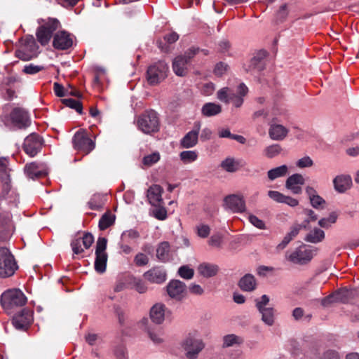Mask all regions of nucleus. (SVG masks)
Returning <instances> with one entry per match:
<instances>
[{
	"label": "nucleus",
	"instance_id": "nucleus-1",
	"mask_svg": "<svg viewBox=\"0 0 359 359\" xmlns=\"http://www.w3.org/2000/svg\"><path fill=\"white\" fill-rule=\"evenodd\" d=\"M138 129L144 134H152L160 129V120L158 113L149 109L142 113L136 119Z\"/></svg>",
	"mask_w": 359,
	"mask_h": 359
},
{
	"label": "nucleus",
	"instance_id": "nucleus-2",
	"mask_svg": "<svg viewBox=\"0 0 359 359\" xmlns=\"http://www.w3.org/2000/svg\"><path fill=\"white\" fill-rule=\"evenodd\" d=\"M286 110L283 107H273L272 109V123H270L269 135L271 140L275 141L283 140L287 135L289 130L276 122L281 121L280 117H285Z\"/></svg>",
	"mask_w": 359,
	"mask_h": 359
},
{
	"label": "nucleus",
	"instance_id": "nucleus-3",
	"mask_svg": "<svg viewBox=\"0 0 359 359\" xmlns=\"http://www.w3.org/2000/svg\"><path fill=\"white\" fill-rule=\"evenodd\" d=\"M26 302L25 295L19 289L8 290L1 296V304L7 312H10L15 307L25 305Z\"/></svg>",
	"mask_w": 359,
	"mask_h": 359
},
{
	"label": "nucleus",
	"instance_id": "nucleus-4",
	"mask_svg": "<svg viewBox=\"0 0 359 359\" xmlns=\"http://www.w3.org/2000/svg\"><path fill=\"white\" fill-rule=\"evenodd\" d=\"M200 51L207 55L208 52L205 50H200L198 48L191 47L189 48L184 55L177 56L172 61V69L176 75L184 76L187 73V66L191 60Z\"/></svg>",
	"mask_w": 359,
	"mask_h": 359
},
{
	"label": "nucleus",
	"instance_id": "nucleus-5",
	"mask_svg": "<svg viewBox=\"0 0 359 359\" xmlns=\"http://www.w3.org/2000/svg\"><path fill=\"white\" fill-rule=\"evenodd\" d=\"M18 266L14 256L6 247H0V278L12 276Z\"/></svg>",
	"mask_w": 359,
	"mask_h": 359
},
{
	"label": "nucleus",
	"instance_id": "nucleus-6",
	"mask_svg": "<svg viewBox=\"0 0 359 359\" xmlns=\"http://www.w3.org/2000/svg\"><path fill=\"white\" fill-rule=\"evenodd\" d=\"M181 346L185 351L189 359H196L199 353L204 348L203 340L197 337L196 333H189L182 341Z\"/></svg>",
	"mask_w": 359,
	"mask_h": 359
},
{
	"label": "nucleus",
	"instance_id": "nucleus-7",
	"mask_svg": "<svg viewBox=\"0 0 359 359\" xmlns=\"http://www.w3.org/2000/svg\"><path fill=\"white\" fill-rule=\"evenodd\" d=\"M60 25L59 20L55 18H49L46 20L36 30V35L38 41L42 46L48 44L53 32L59 28Z\"/></svg>",
	"mask_w": 359,
	"mask_h": 359
},
{
	"label": "nucleus",
	"instance_id": "nucleus-8",
	"mask_svg": "<svg viewBox=\"0 0 359 359\" xmlns=\"http://www.w3.org/2000/svg\"><path fill=\"white\" fill-rule=\"evenodd\" d=\"M73 147L87 155L95 147V142L89 137L88 133L83 129L79 130L72 138Z\"/></svg>",
	"mask_w": 359,
	"mask_h": 359
},
{
	"label": "nucleus",
	"instance_id": "nucleus-9",
	"mask_svg": "<svg viewBox=\"0 0 359 359\" xmlns=\"http://www.w3.org/2000/svg\"><path fill=\"white\" fill-rule=\"evenodd\" d=\"M39 53V46L32 36H26L22 47L15 51L19 59L28 61L36 57Z\"/></svg>",
	"mask_w": 359,
	"mask_h": 359
},
{
	"label": "nucleus",
	"instance_id": "nucleus-10",
	"mask_svg": "<svg viewBox=\"0 0 359 359\" xmlns=\"http://www.w3.org/2000/svg\"><path fill=\"white\" fill-rule=\"evenodd\" d=\"M168 65L164 61H158L149 67L147 79L149 84L156 85L164 80L167 76Z\"/></svg>",
	"mask_w": 359,
	"mask_h": 359
},
{
	"label": "nucleus",
	"instance_id": "nucleus-11",
	"mask_svg": "<svg viewBox=\"0 0 359 359\" xmlns=\"http://www.w3.org/2000/svg\"><path fill=\"white\" fill-rule=\"evenodd\" d=\"M316 252V250L302 245L289 255L288 259L294 264H306L312 259Z\"/></svg>",
	"mask_w": 359,
	"mask_h": 359
},
{
	"label": "nucleus",
	"instance_id": "nucleus-12",
	"mask_svg": "<svg viewBox=\"0 0 359 359\" xmlns=\"http://www.w3.org/2000/svg\"><path fill=\"white\" fill-rule=\"evenodd\" d=\"M43 140L36 133H31L24 140L23 150L31 157L35 156L41 149Z\"/></svg>",
	"mask_w": 359,
	"mask_h": 359
},
{
	"label": "nucleus",
	"instance_id": "nucleus-13",
	"mask_svg": "<svg viewBox=\"0 0 359 359\" xmlns=\"http://www.w3.org/2000/svg\"><path fill=\"white\" fill-rule=\"evenodd\" d=\"M166 291L169 297L176 301H182L187 295L186 284L179 280H170L166 286Z\"/></svg>",
	"mask_w": 359,
	"mask_h": 359
},
{
	"label": "nucleus",
	"instance_id": "nucleus-14",
	"mask_svg": "<svg viewBox=\"0 0 359 359\" xmlns=\"http://www.w3.org/2000/svg\"><path fill=\"white\" fill-rule=\"evenodd\" d=\"M94 242V238L90 233H83V236L75 237L71 242L73 253L81 254L84 249H88Z\"/></svg>",
	"mask_w": 359,
	"mask_h": 359
},
{
	"label": "nucleus",
	"instance_id": "nucleus-15",
	"mask_svg": "<svg viewBox=\"0 0 359 359\" xmlns=\"http://www.w3.org/2000/svg\"><path fill=\"white\" fill-rule=\"evenodd\" d=\"M9 212H0V240L6 241L12 234L14 226Z\"/></svg>",
	"mask_w": 359,
	"mask_h": 359
},
{
	"label": "nucleus",
	"instance_id": "nucleus-16",
	"mask_svg": "<svg viewBox=\"0 0 359 359\" xmlns=\"http://www.w3.org/2000/svg\"><path fill=\"white\" fill-rule=\"evenodd\" d=\"M12 123L18 128H25L29 126L30 118L28 112L20 107L13 109L11 113Z\"/></svg>",
	"mask_w": 359,
	"mask_h": 359
},
{
	"label": "nucleus",
	"instance_id": "nucleus-17",
	"mask_svg": "<svg viewBox=\"0 0 359 359\" xmlns=\"http://www.w3.org/2000/svg\"><path fill=\"white\" fill-rule=\"evenodd\" d=\"M32 311L24 309L13 318L12 323L18 330H25L32 323Z\"/></svg>",
	"mask_w": 359,
	"mask_h": 359
},
{
	"label": "nucleus",
	"instance_id": "nucleus-18",
	"mask_svg": "<svg viewBox=\"0 0 359 359\" xmlns=\"http://www.w3.org/2000/svg\"><path fill=\"white\" fill-rule=\"evenodd\" d=\"M73 45L72 36L65 31L56 33L53 37V46L57 50H67Z\"/></svg>",
	"mask_w": 359,
	"mask_h": 359
},
{
	"label": "nucleus",
	"instance_id": "nucleus-19",
	"mask_svg": "<svg viewBox=\"0 0 359 359\" xmlns=\"http://www.w3.org/2000/svg\"><path fill=\"white\" fill-rule=\"evenodd\" d=\"M224 206L233 212H243L245 210V202L243 197L232 194L224 198Z\"/></svg>",
	"mask_w": 359,
	"mask_h": 359
},
{
	"label": "nucleus",
	"instance_id": "nucleus-20",
	"mask_svg": "<svg viewBox=\"0 0 359 359\" xmlns=\"http://www.w3.org/2000/svg\"><path fill=\"white\" fill-rule=\"evenodd\" d=\"M200 128L201 123L199 122L196 123L194 128L188 132L180 140V147L189 149L195 147L198 143Z\"/></svg>",
	"mask_w": 359,
	"mask_h": 359
},
{
	"label": "nucleus",
	"instance_id": "nucleus-21",
	"mask_svg": "<svg viewBox=\"0 0 359 359\" xmlns=\"http://www.w3.org/2000/svg\"><path fill=\"white\" fill-rule=\"evenodd\" d=\"M144 278L152 283L161 284L166 280V271L161 267H154L143 274Z\"/></svg>",
	"mask_w": 359,
	"mask_h": 359
},
{
	"label": "nucleus",
	"instance_id": "nucleus-22",
	"mask_svg": "<svg viewBox=\"0 0 359 359\" xmlns=\"http://www.w3.org/2000/svg\"><path fill=\"white\" fill-rule=\"evenodd\" d=\"M305 182L304 177L298 173L290 176L285 182V187L294 194H300L302 185Z\"/></svg>",
	"mask_w": 359,
	"mask_h": 359
},
{
	"label": "nucleus",
	"instance_id": "nucleus-23",
	"mask_svg": "<svg viewBox=\"0 0 359 359\" xmlns=\"http://www.w3.org/2000/svg\"><path fill=\"white\" fill-rule=\"evenodd\" d=\"M24 171L26 175L31 179L39 178L46 174L43 164L36 162L26 164Z\"/></svg>",
	"mask_w": 359,
	"mask_h": 359
},
{
	"label": "nucleus",
	"instance_id": "nucleus-24",
	"mask_svg": "<svg viewBox=\"0 0 359 359\" xmlns=\"http://www.w3.org/2000/svg\"><path fill=\"white\" fill-rule=\"evenodd\" d=\"M305 191L313 208L317 210L324 208L325 201L317 194L316 190L313 187L308 186L306 187Z\"/></svg>",
	"mask_w": 359,
	"mask_h": 359
},
{
	"label": "nucleus",
	"instance_id": "nucleus-25",
	"mask_svg": "<svg viewBox=\"0 0 359 359\" xmlns=\"http://www.w3.org/2000/svg\"><path fill=\"white\" fill-rule=\"evenodd\" d=\"M248 93V87L243 83H240L237 88V93L233 92L230 96V102L236 108L241 107L243 104L244 97Z\"/></svg>",
	"mask_w": 359,
	"mask_h": 359
},
{
	"label": "nucleus",
	"instance_id": "nucleus-26",
	"mask_svg": "<svg viewBox=\"0 0 359 359\" xmlns=\"http://www.w3.org/2000/svg\"><path fill=\"white\" fill-rule=\"evenodd\" d=\"M333 183L336 191L339 193H344L351 188L352 179L350 175H341L334 179Z\"/></svg>",
	"mask_w": 359,
	"mask_h": 359
},
{
	"label": "nucleus",
	"instance_id": "nucleus-27",
	"mask_svg": "<svg viewBox=\"0 0 359 359\" xmlns=\"http://www.w3.org/2000/svg\"><path fill=\"white\" fill-rule=\"evenodd\" d=\"M165 306L163 304H154L150 310V318L156 324H161L165 319Z\"/></svg>",
	"mask_w": 359,
	"mask_h": 359
},
{
	"label": "nucleus",
	"instance_id": "nucleus-28",
	"mask_svg": "<svg viewBox=\"0 0 359 359\" xmlns=\"http://www.w3.org/2000/svg\"><path fill=\"white\" fill-rule=\"evenodd\" d=\"M163 189L158 184L152 185L147 190V198L152 205H157L162 201Z\"/></svg>",
	"mask_w": 359,
	"mask_h": 359
},
{
	"label": "nucleus",
	"instance_id": "nucleus-29",
	"mask_svg": "<svg viewBox=\"0 0 359 359\" xmlns=\"http://www.w3.org/2000/svg\"><path fill=\"white\" fill-rule=\"evenodd\" d=\"M325 237L323 230L320 228L315 227L311 229L305 236L304 241L311 243H318L322 242Z\"/></svg>",
	"mask_w": 359,
	"mask_h": 359
},
{
	"label": "nucleus",
	"instance_id": "nucleus-30",
	"mask_svg": "<svg viewBox=\"0 0 359 359\" xmlns=\"http://www.w3.org/2000/svg\"><path fill=\"white\" fill-rule=\"evenodd\" d=\"M128 284L130 289H135L140 294L145 293L148 287L147 283L142 279L135 276H128Z\"/></svg>",
	"mask_w": 359,
	"mask_h": 359
},
{
	"label": "nucleus",
	"instance_id": "nucleus-31",
	"mask_svg": "<svg viewBox=\"0 0 359 359\" xmlns=\"http://www.w3.org/2000/svg\"><path fill=\"white\" fill-rule=\"evenodd\" d=\"M239 287L243 291L251 292L256 288V280L251 274H246L239 281Z\"/></svg>",
	"mask_w": 359,
	"mask_h": 359
},
{
	"label": "nucleus",
	"instance_id": "nucleus-32",
	"mask_svg": "<svg viewBox=\"0 0 359 359\" xmlns=\"http://www.w3.org/2000/svg\"><path fill=\"white\" fill-rule=\"evenodd\" d=\"M156 257L159 261L163 262L170 260V244L168 242H162L158 245L156 249Z\"/></svg>",
	"mask_w": 359,
	"mask_h": 359
},
{
	"label": "nucleus",
	"instance_id": "nucleus-33",
	"mask_svg": "<svg viewBox=\"0 0 359 359\" xmlns=\"http://www.w3.org/2000/svg\"><path fill=\"white\" fill-rule=\"evenodd\" d=\"M198 273L205 278H210L217 274L218 266L209 263H202L198 267Z\"/></svg>",
	"mask_w": 359,
	"mask_h": 359
},
{
	"label": "nucleus",
	"instance_id": "nucleus-34",
	"mask_svg": "<svg viewBox=\"0 0 359 359\" xmlns=\"http://www.w3.org/2000/svg\"><path fill=\"white\" fill-rule=\"evenodd\" d=\"M222 111V107L219 104L214 102L205 103L202 109L201 112L205 116H213L219 114Z\"/></svg>",
	"mask_w": 359,
	"mask_h": 359
},
{
	"label": "nucleus",
	"instance_id": "nucleus-35",
	"mask_svg": "<svg viewBox=\"0 0 359 359\" xmlns=\"http://www.w3.org/2000/svg\"><path fill=\"white\" fill-rule=\"evenodd\" d=\"M221 167L229 172H234L241 168L240 162L233 158H226L221 163Z\"/></svg>",
	"mask_w": 359,
	"mask_h": 359
},
{
	"label": "nucleus",
	"instance_id": "nucleus-36",
	"mask_svg": "<svg viewBox=\"0 0 359 359\" xmlns=\"http://www.w3.org/2000/svg\"><path fill=\"white\" fill-rule=\"evenodd\" d=\"M288 173V167L283 165L269 170L267 172L268 178L273 181L278 177H284Z\"/></svg>",
	"mask_w": 359,
	"mask_h": 359
},
{
	"label": "nucleus",
	"instance_id": "nucleus-37",
	"mask_svg": "<svg viewBox=\"0 0 359 359\" xmlns=\"http://www.w3.org/2000/svg\"><path fill=\"white\" fill-rule=\"evenodd\" d=\"M107 254H95V270L99 273H103L106 271Z\"/></svg>",
	"mask_w": 359,
	"mask_h": 359
},
{
	"label": "nucleus",
	"instance_id": "nucleus-38",
	"mask_svg": "<svg viewBox=\"0 0 359 359\" xmlns=\"http://www.w3.org/2000/svg\"><path fill=\"white\" fill-rule=\"evenodd\" d=\"M262 314V320L267 325L272 326L275 322V310L272 307L258 310Z\"/></svg>",
	"mask_w": 359,
	"mask_h": 359
},
{
	"label": "nucleus",
	"instance_id": "nucleus-39",
	"mask_svg": "<svg viewBox=\"0 0 359 359\" xmlns=\"http://www.w3.org/2000/svg\"><path fill=\"white\" fill-rule=\"evenodd\" d=\"M116 217L110 211L106 212L100 219L99 228L105 230L111 226L115 222Z\"/></svg>",
	"mask_w": 359,
	"mask_h": 359
},
{
	"label": "nucleus",
	"instance_id": "nucleus-40",
	"mask_svg": "<svg viewBox=\"0 0 359 359\" xmlns=\"http://www.w3.org/2000/svg\"><path fill=\"white\" fill-rule=\"evenodd\" d=\"M179 156L181 161L184 164H188L196 161L198 157V154L194 150H187L180 152Z\"/></svg>",
	"mask_w": 359,
	"mask_h": 359
},
{
	"label": "nucleus",
	"instance_id": "nucleus-41",
	"mask_svg": "<svg viewBox=\"0 0 359 359\" xmlns=\"http://www.w3.org/2000/svg\"><path fill=\"white\" fill-rule=\"evenodd\" d=\"M243 342L242 337L233 334L225 335L223 337V347L228 348L234 345H240Z\"/></svg>",
	"mask_w": 359,
	"mask_h": 359
},
{
	"label": "nucleus",
	"instance_id": "nucleus-42",
	"mask_svg": "<svg viewBox=\"0 0 359 359\" xmlns=\"http://www.w3.org/2000/svg\"><path fill=\"white\" fill-rule=\"evenodd\" d=\"M140 237V233L135 229L125 231L121 236V241L124 243H131Z\"/></svg>",
	"mask_w": 359,
	"mask_h": 359
},
{
	"label": "nucleus",
	"instance_id": "nucleus-43",
	"mask_svg": "<svg viewBox=\"0 0 359 359\" xmlns=\"http://www.w3.org/2000/svg\"><path fill=\"white\" fill-rule=\"evenodd\" d=\"M334 293L337 302L348 303L352 296V291L348 289H341Z\"/></svg>",
	"mask_w": 359,
	"mask_h": 359
},
{
	"label": "nucleus",
	"instance_id": "nucleus-44",
	"mask_svg": "<svg viewBox=\"0 0 359 359\" xmlns=\"http://www.w3.org/2000/svg\"><path fill=\"white\" fill-rule=\"evenodd\" d=\"M338 215L335 212H331L327 217L322 218L318 221V225L325 229L330 228L337 222Z\"/></svg>",
	"mask_w": 359,
	"mask_h": 359
},
{
	"label": "nucleus",
	"instance_id": "nucleus-45",
	"mask_svg": "<svg viewBox=\"0 0 359 359\" xmlns=\"http://www.w3.org/2000/svg\"><path fill=\"white\" fill-rule=\"evenodd\" d=\"M233 91L228 87H224L219 89L217 93V97L221 102L229 104L230 103V96Z\"/></svg>",
	"mask_w": 359,
	"mask_h": 359
},
{
	"label": "nucleus",
	"instance_id": "nucleus-46",
	"mask_svg": "<svg viewBox=\"0 0 359 359\" xmlns=\"http://www.w3.org/2000/svg\"><path fill=\"white\" fill-rule=\"evenodd\" d=\"M282 151L279 144H275L266 147L264 150V154L269 158H274L278 156Z\"/></svg>",
	"mask_w": 359,
	"mask_h": 359
},
{
	"label": "nucleus",
	"instance_id": "nucleus-47",
	"mask_svg": "<svg viewBox=\"0 0 359 359\" xmlns=\"http://www.w3.org/2000/svg\"><path fill=\"white\" fill-rule=\"evenodd\" d=\"M63 103L67 107L75 109L80 114H82L83 107L81 102L72 98H67L63 100Z\"/></svg>",
	"mask_w": 359,
	"mask_h": 359
},
{
	"label": "nucleus",
	"instance_id": "nucleus-48",
	"mask_svg": "<svg viewBox=\"0 0 359 359\" xmlns=\"http://www.w3.org/2000/svg\"><path fill=\"white\" fill-rule=\"evenodd\" d=\"M160 160V154L155 151L151 154L145 156L142 159V163L146 166H151Z\"/></svg>",
	"mask_w": 359,
	"mask_h": 359
},
{
	"label": "nucleus",
	"instance_id": "nucleus-49",
	"mask_svg": "<svg viewBox=\"0 0 359 359\" xmlns=\"http://www.w3.org/2000/svg\"><path fill=\"white\" fill-rule=\"evenodd\" d=\"M148 334L151 340L156 344H161L163 341V332L159 329L158 330H149Z\"/></svg>",
	"mask_w": 359,
	"mask_h": 359
},
{
	"label": "nucleus",
	"instance_id": "nucleus-50",
	"mask_svg": "<svg viewBox=\"0 0 359 359\" xmlns=\"http://www.w3.org/2000/svg\"><path fill=\"white\" fill-rule=\"evenodd\" d=\"M178 273L180 277L184 279H191L194 276V270L188 266H182L178 269Z\"/></svg>",
	"mask_w": 359,
	"mask_h": 359
},
{
	"label": "nucleus",
	"instance_id": "nucleus-51",
	"mask_svg": "<svg viewBox=\"0 0 359 359\" xmlns=\"http://www.w3.org/2000/svg\"><path fill=\"white\" fill-rule=\"evenodd\" d=\"M215 85L212 82H208L201 85L200 90L202 95L205 96L211 95L215 91Z\"/></svg>",
	"mask_w": 359,
	"mask_h": 359
},
{
	"label": "nucleus",
	"instance_id": "nucleus-52",
	"mask_svg": "<svg viewBox=\"0 0 359 359\" xmlns=\"http://www.w3.org/2000/svg\"><path fill=\"white\" fill-rule=\"evenodd\" d=\"M107 240L104 237H100L97 239L95 249V254H107L105 252L107 248Z\"/></svg>",
	"mask_w": 359,
	"mask_h": 359
},
{
	"label": "nucleus",
	"instance_id": "nucleus-53",
	"mask_svg": "<svg viewBox=\"0 0 359 359\" xmlns=\"http://www.w3.org/2000/svg\"><path fill=\"white\" fill-rule=\"evenodd\" d=\"M249 222L259 229H265L266 225L263 220L259 219L257 216L250 214L248 216Z\"/></svg>",
	"mask_w": 359,
	"mask_h": 359
},
{
	"label": "nucleus",
	"instance_id": "nucleus-54",
	"mask_svg": "<svg viewBox=\"0 0 359 359\" xmlns=\"http://www.w3.org/2000/svg\"><path fill=\"white\" fill-rule=\"evenodd\" d=\"M44 67L40 65H35L34 64H29L25 65L23 69V72L27 74H35L40 71L43 70Z\"/></svg>",
	"mask_w": 359,
	"mask_h": 359
},
{
	"label": "nucleus",
	"instance_id": "nucleus-55",
	"mask_svg": "<svg viewBox=\"0 0 359 359\" xmlns=\"http://www.w3.org/2000/svg\"><path fill=\"white\" fill-rule=\"evenodd\" d=\"M134 262L138 266H145L149 262V257L144 253H138L135 257Z\"/></svg>",
	"mask_w": 359,
	"mask_h": 359
},
{
	"label": "nucleus",
	"instance_id": "nucleus-56",
	"mask_svg": "<svg viewBox=\"0 0 359 359\" xmlns=\"http://www.w3.org/2000/svg\"><path fill=\"white\" fill-rule=\"evenodd\" d=\"M210 232V227L205 224H200L196 226V233L201 238H207Z\"/></svg>",
	"mask_w": 359,
	"mask_h": 359
},
{
	"label": "nucleus",
	"instance_id": "nucleus-57",
	"mask_svg": "<svg viewBox=\"0 0 359 359\" xmlns=\"http://www.w3.org/2000/svg\"><path fill=\"white\" fill-rule=\"evenodd\" d=\"M127 288H130L128 284V277L125 278L124 279L118 280L114 285V291L116 292H119Z\"/></svg>",
	"mask_w": 359,
	"mask_h": 359
},
{
	"label": "nucleus",
	"instance_id": "nucleus-58",
	"mask_svg": "<svg viewBox=\"0 0 359 359\" xmlns=\"http://www.w3.org/2000/svg\"><path fill=\"white\" fill-rule=\"evenodd\" d=\"M269 297L266 294H263L260 299L255 300L256 307L258 310L266 309V306L269 302Z\"/></svg>",
	"mask_w": 359,
	"mask_h": 359
},
{
	"label": "nucleus",
	"instance_id": "nucleus-59",
	"mask_svg": "<svg viewBox=\"0 0 359 359\" xmlns=\"http://www.w3.org/2000/svg\"><path fill=\"white\" fill-rule=\"evenodd\" d=\"M268 196L277 203L283 202L285 195L278 191H269Z\"/></svg>",
	"mask_w": 359,
	"mask_h": 359
},
{
	"label": "nucleus",
	"instance_id": "nucleus-60",
	"mask_svg": "<svg viewBox=\"0 0 359 359\" xmlns=\"http://www.w3.org/2000/svg\"><path fill=\"white\" fill-rule=\"evenodd\" d=\"M227 65L220 62H218L214 69V73L217 76H222L227 70Z\"/></svg>",
	"mask_w": 359,
	"mask_h": 359
},
{
	"label": "nucleus",
	"instance_id": "nucleus-61",
	"mask_svg": "<svg viewBox=\"0 0 359 359\" xmlns=\"http://www.w3.org/2000/svg\"><path fill=\"white\" fill-rule=\"evenodd\" d=\"M154 215L159 220H164L167 218V211L165 208L159 207L154 210Z\"/></svg>",
	"mask_w": 359,
	"mask_h": 359
},
{
	"label": "nucleus",
	"instance_id": "nucleus-62",
	"mask_svg": "<svg viewBox=\"0 0 359 359\" xmlns=\"http://www.w3.org/2000/svg\"><path fill=\"white\" fill-rule=\"evenodd\" d=\"M222 238L220 234H214L210 237L208 243H209V245L211 246L219 247L222 243Z\"/></svg>",
	"mask_w": 359,
	"mask_h": 359
},
{
	"label": "nucleus",
	"instance_id": "nucleus-63",
	"mask_svg": "<svg viewBox=\"0 0 359 359\" xmlns=\"http://www.w3.org/2000/svg\"><path fill=\"white\" fill-rule=\"evenodd\" d=\"M312 165H313V161L311 159V158L309 157V156H305L304 158H302L297 163V165L299 168H302L310 167Z\"/></svg>",
	"mask_w": 359,
	"mask_h": 359
},
{
	"label": "nucleus",
	"instance_id": "nucleus-64",
	"mask_svg": "<svg viewBox=\"0 0 359 359\" xmlns=\"http://www.w3.org/2000/svg\"><path fill=\"white\" fill-rule=\"evenodd\" d=\"M320 359H339V356L338 353L334 351H327L324 353Z\"/></svg>",
	"mask_w": 359,
	"mask_h": 359
}]
</instances>
